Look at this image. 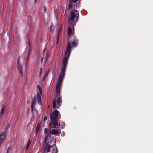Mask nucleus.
I'll return each instance as SVG.
<instances>
[{"label": "nucleus", "mask_w": 153, "mask_h": 153, "mask_svg": "<svg viewBox=\"0 0 153 153\" xmlns=\"http://www.w3.org/2000/svg\"><path fill=\"white\" fill-rule=\"evenodd\" d=\"M30 139H29L28 140L27 143L26 147V150H27L28 149L29 146L30 144Z\"/></svg>", "instance_id": "18"}, {"label": "nucleus", "mask_w": 153, "mask_h": 153, "mask_svg": "<svg viewBox=\"0 0 153 153\" xmlns=\"http://www.w3.org/2000/svg\"><path fill=\"white\" fill-rule=\"evenodd\" d=\"M46 54L45 57V61H47V60L48 59V58L49 57V55L47 52H46Z\"/></svg>", "instance_id": "21"}, {"label": "nucleus", "mask_w": 153, "mask_h": 153, "mask_svg": "<svg viewBox=\"0 0 153 153\" xmlns=\"http://www.w3.org/2000/svg\"><path fill=\"white\" fill-rule=\"evenodd\" d=\"M47 76H48V73H46V74H45V75L44 77V78H45L46 77H47Z\"/></svg>", "instance_id": "28"}, {"label": "nucleus", "mask_w": 153, "mask_h": 153, "mask_svg": "<svg viewBox=\"0 0 153 153\" xmlns=\"http://www.w3.org/2000/svg\"><path fill=\"white\" fill-rule=\"evenodd\" d=\"M35 104V99H33L32 101V103L31 105L34 106Z\"/></svg>", "instance_id": "23"}, {"label": "nucleus", "mask_w": 153, "mask_h": 153, "mask_svg": "<svg viewBox=\"0 0 153 153\" xmlns=\"http://www.w3.org/2000/svg\"><path fill=\"white\" fill-rule=\"evenodd\" d=\"M70 44V45L71 46V48L76 47L78 45V40L76 37L73 36V38L71 41L70 42L68 41Z\"/></svg>", "instance_id": "5"}, {"label": "nucleus", "mask_w": 153, "mask_h": 153, "mask_svg": "<svg viewBox=\"0 0 153 153\" xmlns=\"http://www.w3.org/2000/svg\"><path fill=\"white\" fill-rule=\"evenodd\" d=\"M5 107V104H4L3 105V107H2V108H3V109L4 110V108Z\"/></svg>", "instance_id": "29"}, {"label": "nucleus", "mask_w": 153, "mask_h": 153, "mask_svg": "<svg viewBox=\"0 0 153 153\" xmlns=\"http://www.w3.org/2000/svg\"><path fill=\"white\" fill-rule=\"evenodd\" d=\"M61 128H64V127L65 126V123L64 122H62V123H61Z\"/></svg>", "instance_id": "22"}, {"label": "nucleus", "mask_w": 153, "mask_h": 153, "mask_svg": "<svg viewBox=\"0 0 153 153\" xmlns=\"http://www.w3.org/2000/svg\"><path fill=\"white\" fill-rule=\"evenodd\" d=\"M42 67L40 68V71H42Z\"/></svg>", "instance_id": "36"}, {"label": "nucleus", "mask_w": 153, "mask_h": 153, "mask_svg": "<svg viewBox=\"0 0 153 153\" xmlns=\"http://www.w3.org/2000/svg\"><path fill=\"white\" fill-rule=\"evenodd\" d=\"M4 110L3 108H2L1 111L0 112V117L3 116V114L4 113Z\"/></svg>", "instance_id": "19"}, {"label": "nucleus", "mask_w": 153, "mask_h": 153, "mask_svg": "<svg viewBox=\"0 0 153 153\" xmlns=\"http://www.w3.org/2000/svg\"><path fill=\"white\" fill-rule=\"evenodd\" d=\"M62 80L58 79L56 87V95L55 98L53 100V107L59 108L62 102L61 96L60 94V88L62 82Z\"/></svg>", "instance_id": "2"}, {"label": "nucleus", "mask_w": 153, "mask_h": 153, "mask_svg": "<svg viewBox=\"0 0 153 153\" xmlns=\"http://www.w3.org/2000/svg\"><path fill=\"white\" fill-rule=\"evenodd\" d=\"M71 46L70 45V43L67 42L66 49L65 52V56L62 59V70L65 71L67 65V62L69 59L70 54L71 51Z\"/></svg>", "instance_id": "3"}, {"label": "nucleus", "mask_w": 153, "mask_h": 153, "mask_svg": "<svg viewBox=\"0 0 153 153\" xmlns=\"http://www.w3.org/2000/svg\"><path fill=\"white\" fill-rule=\"evenodd\" d=\"M49 135L48 136L46 135L45 138L44 143L45 144H48L50 143H51L52 141V139L50 137H49Z\"/></svg>", "instance_id": "8"}, {"label": "nucleus", "mask_w": 153, "mask_h": 153, "mask_svg": "<svg viewBox=\"0 0 153 153\" xmlns=\"http://www.w3.org/2000/svg\"><path fill=\"white\" fill-rule=\"evenodd\" d=\"M47 116H45L44 118V121H45L47 120Z\"/></svg>", "instance_id": "27"}, {"label": "nucleus", "mask_w": 153, "mask_h": 153, "mask_svg": "<svg viewBox=\"0 0 153 153\" xmlns=\"http://www.w3.org/2000/svg\"><path fill=\"white\" fill-rule=\"evenodd\" d=\"M36 99L38 103L41 105V97L39 92H37L36 95Z\"/></svg>", "instance_id": "12"}, {"label": "nucleus", "mask_w": 153, "mask_h": 153, "mask_svg": "<svg viewBox=\"0 0 153 153\" xmlns=\"http://www.w3.org/2000/svg\"><path fill=\"white\" fill-rule=\"evenodd\" d=\"M61 114L57 110H55L50 115V121L49 127L50 128H58L60 126L59 120L61 118Z\"/></svg>", "instance_id": "1"}, {"label": "nucleus", "mask_w": 153, "mask_h": 153, "mask_svg": "<svg viewBox=\"0 0 153 153\" xmlns=\"http://www.w3.org/2000/svg\"><path fill=\"white\" fill-rule=\"evenodd\" d=\"M45 49H44V50H43V53H45Z\"/></svg>", "instance_id": "35"}, {"label": "nucleus", "mask_w": 153, "mask_h": 153, "mask_svg": "<svg viewBox=\"0 0 153 153\" xmlns=\"http://www.w3.org/2000/svg\"><path fill=\"white\" fill-rule=\"evenodd\" d=\"M28 43H29V51H28V52L27 53V57H29L30 54V51H31V49H30L31 46H30V45L29 42H28Z\"/></svg>", "instance_id": "17"}, {"label": "nucleus", "mask_w": 153, "mask_h": 153, "mask_svg": "<svg viewBox=\"0 0 153 153\" xmlns=\"http://www.w3.org/2000/svg\"><path fill=\"white\" fill-rule=\"evenodd\" d=\"M45 79V78H44L43 77V79H42V81H44V79Z\"/></svg>", "instance_id": "37"}, {"label": "nucleus", "mask_w": 153, "mask_h": 153, "mask_svg": "<svg viewBox=\"0 0 153 153\" xmlns=\"http://www.w3.org/2000/svg\"><path fill=\"white\" fill-rule=\"evenodd\" d=\"M6 153H9V149H8Z\"/></svg>", "instance_id": "30"}, {"label": "nucleus", "mask_w": 153, "mask_h": 153, "mask_svg": "<svg viewBox=\"0 0 153 153\" xmlns=\"http://www.w3.org/2000/svg\"><path fill=\"white\" fill-rule=\"evenodd\" d=\"M34 106L31 105V111L32 113L33 114V111H34Z\"/></svg>", "instance_id": "25"}, {"label": "nucleus", "mask_w": 153, "mask_h": 153, "mask_svg": "<svg viewBox=\"0 0 153 153\" xmlns=\"http://www.w3.org/2000/svg\"><path fill=\"white\" fill-rule=\"evenodd\" d=\"M61 31V28H60V29H59V30H58V34H57V44H58V41L59 39V37L60 35V34Z\"/></svg>", "instance_id": "14"}, {"label": "nucleus", "mask_w": 153, "mask_h": 153, "mask_svg": "<svg viewBox=\"0 0 153 153\" xmlns=\"http://www.w3.org/2000/svg\"><path fill=\"white\" fill-rule=\"evenodd\" d=\"M78 1V0H69V2H71L73 3H75L74 5V7L75 8L77 9L79 7V5L80 3V1L79 0V1L78 3H76Z\"/></svg>", "instance_id": "7"}, {"label": "nucleus", "mask_w": 153, "mask_h": 153, "mask_svg": "<svg viewBox=\"0 0 153 153\" xmlns=\"http://www.w3.org/2000/svg\"><path fill=\"white\" fill-rule=\"evenodd\" d=\"M17 68L19 73L21 74V75L22 76H23V74L22 73L23 69L22 68V66L20 64L18 61V64L17 65Z\"/></svg>", "instance_id": "9"}, {"label": "nucleus", "mask_w": 153, "mask_h": 153, "mask_svg": "<svg viewBox=\"0 0 153 153\" xmlns=\"http://www.w3.org/2000/svg\"><path fill=\"white\" fill-rule=\"evenodd\" d=\"M42 71H40V74H39V76H41V74Z\"/></svg>", "instance_id": "32"}, {"label": "nucleus", "mask_w": 153, "mask_h": 153, "mask_svg": "<svg viewBox=\"0 0 153 153\" xmlns=\"http://www.w3.org/2000/svg\"><path fill=\"white\" fill-rule=\"evenodd\" d=\"M29 57H27V58H26L27 62L28 61Z\"/></svg>", "instance_id": "31"}, {"label": "nucleus", "mask_w": 153, "mask_h": 153, "mask_svg": "<svg viewBox=\"0 0 153 153\" xmlns=\"http://www.w3.org/2000/svg\"><path fill=\"white\" fill-rule=\"evenodd\" d=\"M51 133L53 134H57L59 135L60 134L61 132V131L60 129H52L51 131Z\"/></svg>", "instance_id": "10"}, {"label": "nucleus", "mask_w": 153, "mask_h": 153, "mask_svg": "<svg viewBox=\"0 0 153 153\" xmlns=\"http://www.w3.org/2000/svg\"><path fill=\"white\" fill-rule=\"evenodd\" d=\"M36 0H35V1Z\"/></svg>", "instance_id": "38"}, {"label": "nucleus", "mask_w": 153, "mask_h": 153, "mask_svg": "<svg viewBox=\"0 0 153 153\" xmlns=\"http://www.w3.org/2000/svg\"><path fill=\"white\" fill-rule=\"evenodd\" d=\"M74 27L73 26V30H72L71 27H68L67 29V33L68 35L70 36H73L74 35Z\"/></svg>", "instance_id": "6"}, {"label": "nucleus", "mask_w": 153, "mask_h": 153, "mask_svg": "<svg viewBox=\"0 0 153 153\" xmlns=\"http://www.w3.org/2000/svg\"><path fill=\"white\" fill-rule=\"evenodd\" d=\"M50 146L48 144H45L44 147V150L46 152H48L50 150Z\"/></svg>", "instance_id": "13"}, {"label": "nucleus", "mask_w": 153, "mask_h": 153, "mask_svg": "<svg viewBox=\"0 0 153 153\" xmlns=\"http://www.w3.org/2000/svg\"><path fill=\"white\" fill-rule=\"evenodd\" d=\"M43 57L41 58V61H42L43 60Z\"/></svg>", "instance_id": "34"}, {"label": "nucleus", "mask_w": 153, "mask_h": 153, "mask_svg": "<svg viewBox=\"0 0 153 153\" xmlns=\"http://www.w3.org/2000/svg\"><path fill=\"white\" fill-rule=\"evenodd\" d=\"M37 87H38V89L39 90V92L40 93H41V88H40V87L39 85H38Z\"/></svg>", "instance_id": "26"}, {"label": "nucleus", "mask_w": 153, "mask_h": 153, "mask_svg": "<svg viewBox=\"0 0 153 153\" xmlns=\"http://www.w3.org/2000/svg\"><path fill=\"white\" fill-rule=\"evenodd\" d=\"M65 71L63 70H63H61V74H60L59 75V76L58 78V79L62 81L64 76L65 74Z\"/></svg>", "instance_id": "11"}, {"label": "nucleus", "mask_w": 153, "mask_h": 153, "mask_svg": "<svg viewBox=\"0 0 153 153\" xmlns=\"http://www.w3.org/2000/svg\"><path fill=\"white\" fill-rule=\"evenodd\" d=\"M52 153H57L58 152V150L56 146L53 147L52 148Z\"/></svg>", "instance_id": "15"}, {"label": "nucleus", "mask_w": 153, "mask_h": 153, "mask_svg": "<svg viewBox=\"0 0 153 153\" xmlns=\"http://www.w3.org/2000/svg\"><path fill=\"white\" fill-rule=\"evenodd\" d=\"M40 124H38L37 125L36 127V131L35 133V134L36 135H37V134L38 133V132L39 130V129L40 128Z\"/></svg>", "instance_id": "16"}, {"label": "nucleus", "mask_w": 153, "mask_h": 153, "mask_svg": "<svg viewBox=\"0 0 153 153\" xmlns=\"http://www.w3.org/2000/svg\"><path fill=\"white\" fill-rule=\"evenodd\" d=\"M53 30V26H52V25H51L50 26V32H52Z\"/></svg>", "instance_id": "24"}, {"label": "nucleus", "mask_w": 153, "mask_h": 153, "mask_svg": "<svg viewBox=\"0 0 153 153\" xmlns=\"http://www.w3.org/2000/svg\"><path fill=\"white\" fill-rule=\"evenodd\" d=\"M77 11L75 10L71 11L70 13V17L68 18V21L72 23H76L79 16V13L77 12Z\"/></svg>", "instance_id": "4"}, {"label": "nucleus", "mask_w": 153, "mask_h": 153, "mask_svg": "<svg viewBox=\"0 0 153 153\" xmlns=\"http://www.w3.org/2000/svg\"><path fill=\"white\" fill-rule=\"evenodd\" d=\"M44 11H45L46 10V8L45 7H44Z\"/></svg>", "instance_id": "33"}, {"label": "nucleus", "mask_w": 153, "mask_h": 153, "mask_svg": "<svg viewBox=\"0 0 153 153\" xmlns=\"http://www.w3.org/2000/svg\"><path fill=\"white\" fill-rule=\"evenodd\" d=\"M69 4L68 5V7L69 8H71L72 7V6L73 5L74 3H72V2H69Z\"/></svg>", "instance_id": "20"}]
</instances>
